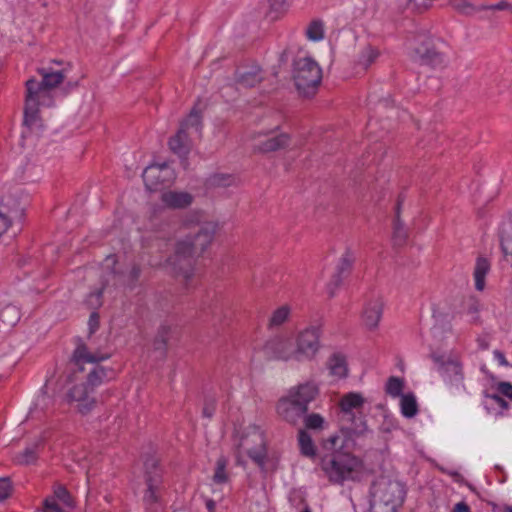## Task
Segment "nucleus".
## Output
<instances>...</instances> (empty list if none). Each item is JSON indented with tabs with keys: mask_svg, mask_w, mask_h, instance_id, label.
Here are the masks:
<instances>
[{
	"mask_svg": "<svg viewBox=\"0 0 512 512\" xmlns=\"http://www.w3.org/2000/svg\"><path fill=\"white\" fill-rule=\"evenodd\" d=\"M218 230L217 223L203 222L197 231L177 240L169 262L175 273L188 282L194 276L195 259L200 257L212 244Z\"/></svg>",
	"mask_w": 512,
	"mask_h": 512,
	"instance_id": "1",
	"label": "nucleus"
},
{
	"mask_svg": "<svg viewBox=\"0 0 512 512\" xmlns=\"http://www.w3.org/2000/svg\"><path fill=\"white\" fill-rule=\"evenodd\" d=\"M325 454L321 457V470L332 484L343 485L346 481L359 478L363 462L356 455L344 450V441L338 436H330L323 442Z\"/></svg>",
	"mask_w": 512,
	"mask_h": 512,
	"instance_id": "2",
	"label": "nucleus"
},
{
	"mask_svg": "<svg viewBox=\"0 0 512 512\" xmlns=\"http://www.w3.org/2000/svg\"><path fill=\"white\" fill-rule=\"evenodd\" d=\"M108 376V370L95 365L87 374L85 381L71 386L64 396V401L82 416L90 414L97 405L95 390Z\"/></svg>",
	"mask_w": 512,
	"mask_h": 512,
	"instance_id": "3",
	"label": "nucleus"
},
{
	"mask_svg": "<svg viewBox=\"0 0 512 512\" xmlns=\"http://www.w3.org/2000/svg\"><path fill=\"white\" fill-rule=\"evenodd\" d=\"M242 455H247L263 472H267L269 468L274 469L268 454L265 433L255 424L246 426L240 435L237 445V463L240 465H244Z\"/></svg>",
	"mask_w": 512,
	"mask_h": 512,
	"instance_id": "4",
	"label": "nucleus"
},
{
	"mask_svg": "<svg viewBox=\"0 0 512 512\" xmlns=\"http://www.w3.org/2000/svg\"><path fill=\"white\" fill-rule=\"evenodd\" d=\"M404 498L405 489L401 482L380 476L370 489V512H396Z\"/></svg>",
	"mask_w": 512,
	"mask_h": 512,
	"instance_id": "5",
	"label": "nucleus"
},
{
	"mask_svg": "<svg viewBox=\"0 0 512 512\" xmlns=\"http://www.w3.org/2000/svg\"><path fill=\"white\" fill-rule=\"evenodd\" d=\"M364 404V397L357 392H349L341 397L338 417L342 431L349 435H362L367 430L362 412Z\"/></svg>",
	"mask_w": 512,
	"mask_h": 512,
	"instance_id": "6",
	"label": "nucleus"
},
{
	"mask_svg": "<svg viewBox=\"0 0 512 512\" xmlns=\"http://www.w3.org/2000/svg\"><path fill=\"white\" fill-rule=\"evenodd\" d=\"M322 79V70L310 57L295 60L293 80L298 92L303 96L314 95Z\"/></svg>",
	"mask_w": 512,
	"mask_h": 512,
	"instance_id": "7",
	"label": "nucleus"
},
{
	"mask_svg": "<svg viewBox=\"0 0 512 512\" xmlns=\"http://www.w3.org/2000/svg\"><path fill=\"white\" fill-rule=\"evenodd\" d=\"M143 478L145 484L143 502L147 509H151L153 505L160 501L163 487V470L157 459L153 457L146 459Z\"/></svg>",
	"mask_w": 512,
	"mask_h": 512,
	"instance_id": "8",
	"label": "nucleus"
},
{
	"mask_svg": "<svg viewBox=\"0 0 512 512\" xmlns=\"http://www.w3.org/2000/svg\"><path fill=\"white\" fill-rule=\"evenodd\" d=\"M433 360L438 365L443 381L451 393L465 391L463 365L458 358L433 356Z\"/></svg>",
	"mask_w": 512,
	"mask_h": 512,
	"instance_id": "9",
	"label": "nucleus"
},
{
	"mask_svg": "<svg viewBox=\"0 0 512 512\" xmlns=\"http://www.w3.org/2000/svg\"><path fill=\"white\" fill-rule=\"evenodd\" d=\"M24 208L17 193L6 191L0 195V238L13 226L20 222Z\"/></svg>",
	"mask_w": 512,
	"mask_h": 512,
	"instance_id": "10",
	"label": "nucleus"
},
{
	"mask_svg": "<svg viewBox=\"0 0 512 512\" xmlns=\"http://www.w3.org/2000/svg\"><path fill=\"white\" fill-rule=\"evenodd\" d=\"M322 329L320 324H310L295 336L300 362L311 361L320 350Z\"/></svg>",
	"mask_w": 512,
	"mask_h": 512,
	"instance_id": "11",
	"label": "nucleus"
},
{
	"mask_svg": "<svg viewBox=\"0 0 512 512\" xmlns=\"http://www.w3.org/2000/svg\"><path fill=\"white\" fill-rule=\"evenodd\" d=\"M265 350L277 360L300 363L295 337L277 335L266 342Z\"/></svg>",
	"mask_w": 512,
	"mask_h": 512,
	"instance_id": "12",
	"label": "nucleus"
},
{
	"mask_svg": "<svg viewBox=\"0 0 512 512\" xmlns=\"http://www.w3.org/2000/svg\"><path fill=\"white\" fill-rule=\"evenodd\" d=\"M255 152L270 153L288 146L290 136L287 133H276L275 130H264L253 137Z\"/></svg>",
	"mask_w": 512,
	"mask_h": 512,
	"instance_id": "13",
	"label": "nucleus"
},
{
	"mask_svg": "<svg viewBox=\"0 0 512 512\" xmlns=\"http://www.w3.org/2000/svg\"><path fill=\"white\" fill-rule=\"evenodd\" d=\"M26 103H31L36 106H53L54 105V97L52 92H50L41 82L35 78L31 77L25 82V101Z\"/></svg>",
	"mask_w": 512,
	"mask_h": 512,
	"instance_id": "14",
	"label": "nucleus"
},
{
	"mask_svg": "<svg viewBox=\"0 0 512 512\" xmlns=\"http://www.w3.org/2000/svg\"><path fill=\"white\" fill-rule=\"evenodd\" d=\"M278 415L293 425L298 424L308 412V407L303 406L299 401L290 398L288 394L281 397L277 403Z\"/></svg>",
	"mask_w": 512,
	"mask_h": 512,
	"instance_id": "15",
	"label": "nucleus"
},
{
	"mask_svg": "<svg viewBox=\"0 0 512 512\" xmlns=\"http://www.w3.org/2000/svg\"><path fill=\"white\" fill-rule=\"evenodd\" d=\"M143 181L148 190H157L160 185L168 183L173 178V171L167 163L148 166L143 174Z\"/></svg>",
	"mask_w": 512,
	"mask_h": 512,
	"instance_id": "16",
	"label": "nucleus"
},
{
	"mask_svg": "<svg viewBox=\"0 0 512 512\" xmlns=\"http://www.w3.org/2000/svg\"><path fill=\"white\" fill-rule=\"evenodd\" d=\"M384 302L381 296L369 299L364 306L362 320L368 329H375L382 317Z\"/></svg>",
	"mask_w": 512,
	"mask_h": 512,
	"instance_id": "17",
	"label": "nucleus"
},
{
	"mask_svg": "<svg viewBox=\"0 0 512 512\" xmlns=\"http://www.w3.org/2000/svg\"><path fill=\"white\" fill-rule=\"evenodd\" d=\"M354 260L355 258L350 251H346L339 259L335 272L332 275L331 282L328 284L329 294L331 296L334 294V291L341 285L343 279L349 275Z\"/></svg>",
	"mask_w": 512,
	"mask_h": 512,
	"instance_id": "18",
	"label": "nucleus"
},
{
	"mask_svg": "<svg viewBox=\"0 0 512 512\" xmlns=\"http://www.w3.org/2000/svg\"><path fill=\"white\" fill-rule=\"evenodd\" d=\"M161 202L170 209H185L194 200L192 194L185 191L168 190L161 194Z\"/></svg>",
	"mask_w": 512,
	"mask_h": 512,
	"instance_id": "19",
	"label": "nucleus"
},
{
	"mask_svg": "<svg viewBox=\"0 0 512 512\" xmlns=\"http://www.w3.org/2000/svg\"><path fill=\"white\" fill-rule=\"evenodd\" d=\"M318 393V388L313 382H306L291 387L287 392L290 398L299 401L303 406L306 407H308V405L315 400Z\"/></svg>",
	"mask_w": 512,
	"mask_h": 512,
	"instance_id": "20",
	"label": "nucleus"
},
{
	"mask_svg": "<svg viewBox=\"0 0 512 512\" xmlns=\"http://www.w3.org/2000/svg\"><path fill=\"white\" fill-rule=\"evenodd\" d=\"M37 73L40 76L38 79L42 85L46 87L50 92L57 88L66 78V69L54 70L50 67H42L37 69Z\"/></svg>",
	"mask_w": 512,
	"mask_h": 512,
	"instance_id": "21",
	"label": "nucleus"
},
{
	"mask_svg": "<svg viewBox=\"0 0 512 512\" xmlns=\"http://www.w3.org/2000/svg\"><path fill=\"white\" fill-rule=\"evenodd\" d=\"M109 358L108 354L104 353H91L85 344H79L73 352L72 362L75 366L79 368V370H83L82 365L84 363H98L100 361L106 360Z\"/></svg>",
	"mask_w": 512,
	"mask_h": 512,
	"instance_id": "22",
	"label": "nucleus"
},
{
	"mask_svg": "<svg viewBox=\"0 0 512 512\" xmlns=\"http://www.w3.org/2000/svg\"><path fill=\"white\" fill-rule=\"evenodd\" d=\"M386 122L382 123L387 126H412L418 125L416 120L405 110L398 108H390L385 115Z\"/></svg>",
	"mask_w": 512,
	"mask_h": 512,
	"instance_id": "23",
	"label": "nucleus"
},
{
	"mask_svg": "<svg viewBox=\"0 0 512 512\" xmlns=\"http://www.w3.org/2000/svg\"><path fill=\"white\" fill-rule=\"evenodd\" d=\"M169 146L179 156H186L192 147L187 130H177V133L170 139Z\"/></svg>",
	"mask_w": 512,
	"mask_h": 512,
	"instance_id": "24",
	"label": "nucleus"
},
{
	"mask_svg": "<svg viewBox=\"0 0 512 512\" xmlns=\"http://www.w3.org/2000/svg\"><path fill=\"white\" fill-rule=\"evenodd\" d=\"M262 80L261 70L257 66L242 68L236 72V82L243 87H253Z\"/></svg>",
	"mask_w": 512,
	"mask_h": 512,
	"instance_id": "25",
	"label": "nucleus"
},
{
	"mask_svg": "<svg viewBox=\"0 0 512 512\" xmlns=\"http://www.w3.org/2000/svg\"><path fill=\"white\" fill-rule=\"evenodd\" d=\"M40 107L41 106L24 102V126L28 128H40L44 126V121L40 115Z\"/></svg>",
	"mask_w": 512,
	"mask_h": 512,
	"instance_id": "26",
	"label": "nucleus"
},
{
	"mask_svg": "<svg viewBox=\"0 0 512 512\" xmlns=\"http://www.w3.org/2000/svg\"><path fill=\"white\" fill-rule=\"evenodd\" d=\"M415 54L424 64L438 66L444 63V55L429 46L415 48Z\"/></svg>",
	"mask_w": 512,
	"mask_h": 512,
	"instance_id": "27",
	"label": "nucleus"
},
{
	"mask_svg": "<svg viewBox=\"0 0 512 512\" xmlns=\"http://www.w3.org/2000/svg\"><path fill=\"white\" fill-rule=\"evenodd\" d=\"M328 369L330 373L337 378H344L347 375L346 357L341 353H334L328 360Z\"/></svg>",
	"mask_w": 512,
	"mask_h": 512,
	"instance_id": "28",
	"label": "nucleus"
},
{
	"mask_svg": "<svg viewBox=\"0 0 512 512\" xmlns=\"http://www.w3.org/2000/svg\"><path fill=\"white\" fill-rule=\"evenodd\" d=\"M449 4L455 11L464 16H473L488 9L486 5L477 6L469 0H449Z\"/></svg>",
	"mask_w": 512,
	"mask_h": 512,
	"instance_id": "29",
	"label": "nucleus"
},
{
	"mask_svg": "<svg viewBox=\"0 0 512 512\" xmlns=\"http://www.w3.org/2000/svg\"><path fill=\"white\" fill-rule=\"evenodd\" d=\"M291 307L289 305H282L275 309L269 320L267 327L269 330L277 329L283 326L290 318Z\"/></svg>",
	"mask_w": 512,
	"mask_h": 512,
	"instance_id": "30",
	"label": "nucleus"
},
{
	"mask_svg": "<svg viewBox=\"0 0 512 512\" xmlns=\"http://www.w3.org/2000/svg\"><path fill=\"white\" fill-rule=\"evenodd\" d=\"M46 498H52L53 501L59 503L64 509L65 507L70 509L75 507L74 498L61 484L54 485L52 495H49Z\"/></svg>",
	"mask_w": 512,
	"mask_h": 512,
	"instance_id": "31",
	"label": "nucleus"
},
{
	"mask_svg": "<svg viewBox=\"0 0 512 512\" xmlns=\"http://www.w3.org/2000/svg\"><path fill=\"white\" fill-rule=\"evenodd\" d=\"M490 270V263L486 258H477L474 268V280L475 288L478 291H482L485 288V277Z\"/></svg>",
	"mask_w": 512,
	"mask_h": 512,
	"instance_id": "32",
	"label": "nucleus"
},
{
	"mask_svg": "<svg viewBox=\"0 0 512 512\" xmlns=\"http://www.w3.org/2000/svg\"><path fill=\"white\" fill-rule=\"evenodd\" d=\"M501 248L505 260L512 265V215L508 223H506L501 235Z\"/></svg>",
	"mask_w": 512,
	"mask_h": 512,
	"instance_id": "33",
	"label": "nucleus"
},
{
	"mask_svg": "<svg viewBox=\"0 0 512 512\" xmlns=\"http://www.w3.org/2000/svg\"><path fill=\"white\" fill-rule=\"evenodd\" d=\"M39 444L35 443L31 446L26 447L23 451L16 453L13 461L18 465H30L34 464L39 455Z\"/></svg>",
	"mask_w": 512,
	"mask_h": 512,
	"instance_id": "34",
	"label": "nucleus"
},
{
	"mask_svg": "<svg viewBox=\"0 0 512 512\" xmlns=\"http://www.w3.org/2000/svg\"><path fill=\"white\" fill-rule=\"evenodd\" d=\"M21 318V313L18 307L8 304L0 311V322L4 327L15 326Z\"/></svg>",
	"mask_w": 512,
	"mask_h": 512,
	"instance_id": "35",
	"label": "nucleus"
},
{
	"mask_svg": "<svg viewBox=\"0 0 512 512\" xmlns=\"http://www.w3.org/2000/svg\"><path fill=\"white\" fill-rule=\"evenodd\" d=\"M298 444L302 455L314 458L316 456V447L310 434L305 429L298 432Z\"/></svg>",
	"mask_w": 512,
	"mask_h": 512,
	"instance_id": "36",
	"label": "nucleus"
},
{
	"mask_svg": "<svg viewBox=\"0 0 512 512\" xmlns=\"http://www.w3.org/2000/svg\"><path fill=\"white\" fill-rule=\"evenodd\" d=\"M400 408L404 417H414L418 413L416 397L412 393L401 395Z\"/></svg>",
	"mask_w": 512,
	"mask_h": 512,
	"instance_id": "37",
	"label": "nucleus"
},
{
	"mask_svg": "<svg viewBox=\"0 0 512 512\" xmlns=\"http://www.w3.org/2000/svg\"><path fill=\"white\" fill-rule=\"evenodd\" d=\"M400 207L401 201L398 200L393 226V239L396 245H403L407 239V231L405 230L404 225L400 220Z\"/></svg>",
	"mask_w": 512,
	"mask_h": 512,
	"instance_id": "38",
	"label": "nucleus"
},
{
	"mask_svg": "<svg viewBox=\"0 0 512 512\" xmlns=\"http://www.w3.org/2000/svg\"><path fill=\"white\" fill-rule=\"evenodd\" d=\"M301 421L304 423L305 430L309 429L320 431L324 429L326 424L324 417L318 413H306L304 417L301 419Z\"/></svg>",
	"mask_w": 512,
	"mask_h": 512,
	"instance_id": "39",
	"label": "nucleus"
},
{
	"mask_svg": "<svg viewBox=\"0 0 512 512\" xmlns=\"http://www.w3.org/2000/svg\"><path fill=\"white\" fill-rule=\"evenodd\" d=\"M379 55L380 53L376 48L372 46H366L359 55L358 64L362 68L366 69L376 61Z\"/></svg>",
	"mask_w": 512,
	"mask_h": 512,
	"instance_id": "40",
	"label": "nucleus"
},
{
	"mask_svg": "<svg viewBox=\"0 0 512 512\" xmlns=\"http://www.w3.org/2000/svg\"><path fill=\"white\" fill-rule=\"evenodd\" d=\"M228 464V460L221 456L216 461L215 472L213 475V481L216 484H224L229 480L228 473L226 471V467Z\"/></svg>",
	"mask_w": 512,
	"mask_h": 512,
	"instance_id": "41",
	"label": "nucleus"
},
{
	"mask_svg": "<svg viewBox=\"0 0 512 512\" xmlns=\"http://www.w3.org/2000/svg\"><path fill=\"white\" fill-rule=\"evenodd\" d=\"M235 177L231 174L215 173L208 178L211 187H229L235 183Z\"/></svg>",
	"mask_w": 512,
	"mask_h": 512,
	"instance_id": "42",
	"label": "nucleus"
},
{
	"mask_svg": "<svg viewBox=\"0 0 512 512\" xmlns=\"http://www.w3.org/2000/svg\"><path fill=\"white\" fill-rule=\"evenodd\" d=\"M306 35L309 40L320 41L324 37V26L319 20L312 21L306 29Z\"/></svg>",
	"mask_w": 512,
	"mask_h": 512,
	"instance_id": "43",
	"label": "nucleus"
},
{
	"mask_svg": "<svg viewBox=\"0 0 512 512\" xmlns=\"http://www.w3.org/2000/svg\"><path fill=\"white\" fill-rule=\"evenodd\" d=\"M404 382L399 377H390L386 383V393L392 397H399L402 394Z\"/></svg>",
	"mask_w": 512,
	"mask_h": 512,
	"instance_id": "44",
	"label": "nucleus"
},
{
	"mask_svg": "<svg viewBox=\"0 0 512 512\" xmlns=\"http://www.w3.org/2000/svg\"><path fill=\"white\" fill-rule=\"evenodd\" d=\"M201 124L200 110L194 107L190 114L182 121L181 128H193Z\"/></svg>",
	"mask_w": 512,
	"mask_h": 512,
	"instance_id": "45",
	"label": "nucleus"
},
{
	"mask_svg": "<svg viewBox=\"0 0 512 512\" xmlns=\"http://www.w3.org/2000/svg\"><path fill=\"white\" fill-rule=\"evenodd\" d=\"M268 15L271 19H276L281 12L287 7V0H268Z\"/></svg>",
	"mask_w": 512,
	"mask_h": 512,
	"instance_id": "46",
	"label": "nucleus"
},
{
	"mask_svg": "<svg viewBox=\"0 0 512 512\" xmlns=\"http://www.w3.org/2000/svg\"><path fill=\"white\" fill-rule=\"evenodd\" d=\"M466 313L470 317L471 322H478L479 320V312H480V303L476 299H469L466 303Z\"/></svg>",
	"mask_w": 512,
	"mask_h": 512,
	"instance_id": "47",
	"label": "nucleus"
},
{
	"mask_svg": "<svg viewBox=\"0 0 512 512\" xmlns=\"http://www.w3.org/2000/svg\"><path fill=\"white\" fill-rule=\"evenodd\" d=\"M35 512H66L65 509L52 498H45L41 507L37 508Z\"/></svg>",
	"mask_w": 512,
	"mask_h": 512,
	"instance_id": "48",
	"label": "nucleus"
},
{
	"mask_svg": "<svg viewBox=\"0 0 512 512\" xmlns=\"http://www.w3.org/2000/svg\"><path fill=\"white\" fill-rule=\"evenodd\" d=\"M102 294H103V287L100 289H97L94 292H91L86 299L87 305L91 309H94V310L98 309L102 305Z\"/></svg>",
	"mask_w": 512,
	"mask_h": 512,
	"instance_id": "49",
	"label": "nucleus"
},
{
	"mask_svg": "<svg viewBox=\"0 0 512 512\" xmlns=\"http://www.w3.org/2000/svg\"><path fill=\"white\" fill-rule=\"evenodd\" d=\"M12 486L9 478H0V501L5 500L11 494Z\"/></svg>",
	"mask_w": 512,
	"mask_h": 512,
	"instance_id": "50",
	"label": "nucleus"
},
{
	"mask_svg": "<svg viewBox=\"0 0 512 512\" xmlns=\"http://www.w3.org/2000/svg\"><path fill=\"white\" fill-rule=\"evenodd\" d=\"M89 333L93 334L99 328V314L96 311H93L89 317L88 321Z\"/></svg>",
	"mask_w": 512,
	"mask_h": 512,
	"instance_id": "51",
	"label": "nucleus"
},
{
	"mask_svg": "<svg viewBox=\"0 0 512 512\" xmlns=\"http://www.w3.org/2000/svg\"><path fill=\"white\" fill-rule=\"evenodd\" d=\"M498 391L505 397L512 400V384L509 382H500L497 386Z\"/></svg>",
	"mask_w": 512,
	"mask_h": 512,
	"instance_id": "52",
	"label": "nucleus"
},
{
	"mask_svg": "<svg viewBox=\"0 0 512 512\" xmlns=\"http://www.w3.org/2000/svg\"><path fill=\"white\" fill-rule=\"evenodd\" d=\"M216 410L215 400L211 399L205 402L202 413L203 416L211 418Z\"/></svg>",
	"mask_w": 512,
	"mask_h": 512,
	"instance_id": "53",
	"label": "nucleus"
},
{
	"mask_svg": "<svg viewBox=\"0 0 512 512\" xmlns=\"http://www.w3.org/2000/svg\"><path fill=\"white\" fill-rule=\"evenodd\" d=\"M140 274H141V269L139 266H136L134 265L130 272H129V285L131 287H134L135 283L137 282V280L139 279L140 277Z\"/></svg>",
	"mask_w": 512,
	"mask_h": 512,
	"instance_id": "54",
	"label": "nucleus"
},
{
	"mask_svg": "<svg viewBox=\"0 0 512 512\" xmlns=\"http://www.w3.org/2000/svg\"><path fill=\"white\" fill-rule=\"evenodd\" d=\"M488 7L487 10H508L510 11V7L512 6V3H509L508 1L502 0L494 5H486Z\"/></svg>",
	"mask_w": 512,
	"mask_h": 512,
	"instance_id": "55",
	"label": "nucleus"
},
{
	"mask_svg": "<svg viewBox=\"0 0 512 512\" xmlns=\"http://www.w3.org/2000/svg\"><path fill=\"white\" fill-rule=\"evenodd\" d=\"M493 355H494V358L498 361V363L501 366H508L509 365L508 361L505 358L504 353H502L500 350H495L493 352Z\"/></svg>",
	"mask_w": 512,
	"mask_h": 512,
	"instance_id": "56",
	"label": "nucleus"
},
{
	"mask_svg": "<svg viewBox=\"0 0 512 512\" xmlns=\"http://www.w3.org/2000/svg\"><path fill=\"white\" fill-rule=\"evenodd\" d=\"M491 399L496 403L498 404L501 408L503 409H508L509 407V404L507 401H505L501 396L497 395V394H493L490 396Z\"/></svg>",
	"mask_w": 512,
	"mask_h": 512,
	"instance_id": "57",
	"label": "nucleus"
},
{
	"mask_svg": "<svg viewBox=\"0 0 512 512\" xmlns=\"http://www.w3.org/2000/svg\"><path fill=\"white\" fill-rule=\"evenodd\" d=\"M452 512H471L470 507L465 502H459L455 504Z\"/></svg>",
	"mask_w": 512,
	"mask_h": 512,
	"instance_id": "58",
	"label": "nucleus"
},
{
	"mask_svg": "<svg viewBox=\"0 0 512 512\" xmlns=\"http://www.w3.org/2000/svg\"><path fill=\"white\" fill-rule=\"evenodd\" d=\"M166 335H167V328L163 327L159 337L156 340V345L161 344L163 347H165L166 343H167Z\"/></svg>",
	"mask_w": 512,
	"mask_h": 512,
	"instance_id": "59",
	"label": "nucleus"
},
{
	"mask_svg": "<svg viewBox=\"0 0 512 512\" xmlns=\"http://www.w3.org/2000/svg\"><path fill=\"white\" fill-rule=\"evenodd\" d=\"M215 502L212 500V499H209L206 501V507L208 509L209 512H214L215 511Z\"/></svg>",
	"mask_w": 512,
	"mask_h": 512,
	"instance_id": "60",
	"label": "nucleus"
},
{
	"mask_svg": "<svg viewBox=\"0 0 512 512\" xmlns=\"http://www.w3.org/2000/svg\"><path fill=\"white\" fill-rule=\"evenodd\" d=\"M409 1L414 6H419L420 5L419 0H409Z\"/></svg>",
	"mask_w": 512,
	"mask_h": 512,
	"instance_id": "61",
	"label": "nucleus"
},
{
	"mask_svg": "<svg viewBox=\"0 0 512 512\" xmlns=\"http://www.w3.org/2000/svg\"><path fill=\"white\" fill-rule=\"evenodd\" d=\"M301 512H311V509L306 505Z\"/></svg>",
	"mask_w": 512,
	"mask_h": 512,
	"instance_id": "62",
	"label": "nucleus"
},
{
	"mask_svg": "<svg viewBox=\"0 0 512 512\" xmlns=\"http://www.w3.org/2000/svg\"><path fill=\"white\" fill-rule=\"evenodd\" d=\"M183 225L185 227H189L190 226V221L188 219H186L184 222H183Z\"/></svg>",
	"mask_w": 512,
	"mask_h": 512,
	"instance_id": "63",
	"label": "nucleus"
},
{
	"mask_svg": "<svg viewBox=\"0 0 512 512\" xmlns=\"http://www.w3.org/2000/svg\"><path fill=\"white\" fill-rule=\"evenodd\" d=\"M480 346L482 349H487L488 348V344L486 343H480Z\"/></svg>",
	"mask_w": 512,
	"mask_h": 512,
	"instance_id": "64",
	"label": "nucleus"
}]
</instances>
